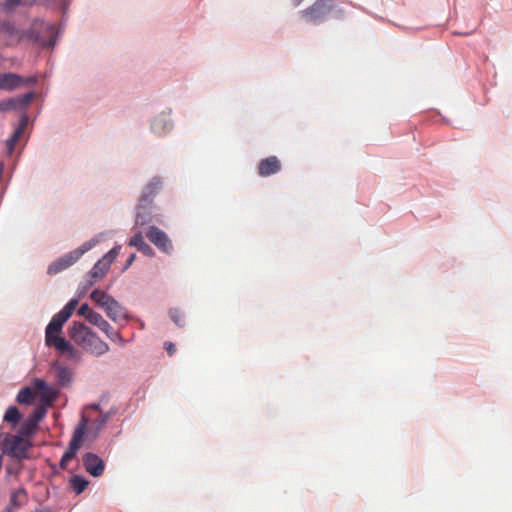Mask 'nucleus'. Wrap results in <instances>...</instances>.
<instances>
[{
    "label": "nucleus",
    "mask_w": 512,
    "mask_h": 512,
    "mask_svg": "<svg viewBox=\"0 0 512 512\" xmlns=\"http://www.w3.org/2000/svg\"><path fill=\"white\" fill-rule=\"evenodd\" d=\"M90 298L100 307L102 308L106 315L114 322H117L122 319H127V311L126 309L116 301L111 295L106 292L95 289L90 294Z\"/></svg>",
    "instance_id": "obj_1"
},
{
    "label": "nucleus",
    "mask_w": 512,
    "mask_h": 512,
    "mask_svg": "<svg viewBox=\"0 0 512 512\" xmlns=\"http://www.w3.org/2000/svg\"><path fill=\"white\" fill-rule=\"evenodd\" d=\"M87 425L88 419L82 417L80 423L77 425L73 432L67 451L63 454L60 460L59 466L62 470H67L69 463L76 457L79 449L83 444Z\"/></svg>",
    "instance_id": "obj_2"
},
{
    "label": "nucleus",
    "mask_w": 512,
    "mask_h": 512,
    "mask_svg": "<svg viewBox=\"0 0 512 512\" xmlns=\"http://www.w3.org/2000/svg\"><path fill=\"white\" fill-rule=\"evenodd\" d=\"M333 9L332 0H316L312 5L300 11V17L307 23L317 25L325 21Z\"/></svg>",
    "instance_id": "obj_3"
},
{
    "label": "nucleus",
    "mask_w": 512,
    "mask_h": 512,
    "mask_svg": "<svg viewBox=\"0 0 512 512\" xmlns=\"http://www.w3.org/2000/svg\"><path fill=\"white\" fill-rule=\"evenodd\" d=\"M25 437L28 436L20 433L6 436L3 442L4 452L18 460L27 458V452L32 444L28 439H25Z\"/></svg>",
    "instance_id": "obj_4"
},
{
    "label": "nucleus",
    "mask_w": 512,
    "mask_h": 512,
    "mask_svg": "<svg viewBox=\"0 0 512 512\" xmlns=\"http://www.w3.org/2000/svg\"><path fill=\"white\" fill-rule=\"evenodd\" d=\"M95 244V240H90L85 242L81 247L59 258L48 267V273L53 275L72 266L84 253L93 248Z\"/></svg>",
    "instance_id": "obj_5"
},
{
    "label": "nucleus",
    "mask_w": 512,
    "mask_h": 512,
    "mask_svg": "<svg viewBox=\"0 0 512 512\" xmlns=\"http://www.w3.org/2000/svg\"><path fill=\"white\" fill-rule=\"evenodd\" d=\"M147 238L162 252L171 254L173 251V244L168 235L156 226L149 227L146 232Z\"/></svg>",
    "instance_id": "obj_6"
},
{
    "label": "nucleus",
    "mask_w": 512,
    "mask_h": 512,
    "mask_svg": "<svg viewBox=\"0 0 512 512\" xmlns=\"http://www.w3.org/2000/svg\"><path fill=\"white\" fill-rule=\"evenodd\" d=\"M67 320L68 319L59 312L52 317L45 330V344L47 346H51V344L56 342L57 339L63 338L60 336V333L62 332V327Z\"/></svg>",
    "instance_id": "obj_7"
},
{
    "label": "nucleus",
    "mask_w": 512,
    "mask_h": 512,
    "mask_svg": "<svg viewBox=\"0 0 512 512\" xmlns=\"http://www.w3.org/2000/svg\"><path fill=\"white\" fill-rule=\"evenodd\" d=\"M32 387L37 393L40 394L42 401L41 406H45V409L51 406L58 396V390L52 386L47 385L43 379L36 378L32 382Z\"/></svg>",
    "instance_id": "obj_8"
},
{
    "label": "nucleus",
    "mask_w": 512,
    "mask_h": 512,
    "mask_svg": "<svg viewBox=\"0 0 512 512\" xmlns=\"http://www.w3.org/2000/svg\"><path fill=\"white\" fill-rule=\"evenodd\" d=\"M82 463L87 473L93 477L102 476L105 470L104 461L95 453L87 452L82 456Z\"/></svg>",
    "instance_id": "obj_9"
},
{
    "label": "nucleus",
    "mask_w": 512,
    "mask_h": 512,
    "mask_svg": "<svg viewBox=\"0 0 512 512\" xmlns=\"http://www.w3.org/2000/svg\"><path fill=\"white\" fill-rule=\"evenodd\" d=\"M45 406H38L32 414L22 423L19 432L22 435L30 436L38 428V423L45 417Z\"/></svg>",
    "instance_id": "obj_10"
},
{
    "label": "nucleus",
    "mask_w": 512,
    "mask_h": 512,
    "mask_svg": "<svg viewBox=\"0 0 512 512\" xmlns=\"http://www.w3.org/2000/svg\"><path fill=\"white\" fill-rule=\"evenodd\" d=\"M92 333L93 331L85 324L80 322H74L69 330V337L77 345L83 348L86 345V343L89 342L90 335Z\"/></svg>",
    "instance_id": "obj_11"
},
{
    "label": "nucleus",
    "mask_w": 512,
    "mask_h": 512,
    "mask_svg": "<svg viewBox=\"0 0 512 512\" xmlns=\"http://www.w3.org/2000/svg\"><path fill=\"white\" fill-rule=\"evenodd\" d=\"M281 170V162L276 156H269L262 159L258 164V174L261 177H268Z\"/></svg>",
    "instance_id": "obj_12"
},
{
    "label": "nucleus",
    "mask_w": 512,
    "mask_h": 512,
    "mask_svg": "<svg viewBox=\"0 0 512 512\" xmlns=\"http://www.w3.org/2000/svg\"><path fill=\"white\" fill-rule=\"evenodd\" d=\"M92 319L93 321L91 324L97 326L101 331H103L111 341L123 342L121 334L118 331H115L100 313H98V315H93Z\"/></svg>",
    "instance_id": "obj_13"
},
{
    "label": "nucleus",
    "mask_w": 512,
    "mask_h": 512,
    "mask_svg": "<svg viewBox=\"0 0 512 512\" xmlns=\"http://www.w3.org/2000/svg\"><path fill=\"white\" fill-rule=\"evenodd\" d=\"M87 352L95 355L101 356L109 351V345L102 341L95 332L90 335L89 342L83 347Z\"/></svg>",
    "instance_id": "obj_14"
},
{
    "label": "nucleus",
    "mask_w": 512,
    "mask_h": 512,
    "mask_svg": "<svg viewBox=\"0 0 512 512\" xmlns=\"http://www.w3.org/2000/svg\"><path fill=\"white\" fill-rule=\"evenodd\" d=\"M50 347H54L62 355L71 360H78L80 358L79 351L70 344L65 338L57 339Z\"/></svg>",
    "instance_id": "obj_15"
},
{
    "label": "nucleus",
    "mask_w": 512,
    "mask_h": 512,
    "mask_svg": "<svg viewBox=\"0 0 512 512\" xmlns=\"http://www.w3.org/2000/svg\"><path fill=\"white\" fill-rule=\"evenodd\" d=\"M107 261H104L102 258L97 261V263L93 266L87 276V282L89 286H92L96 282L100 281L105 274L108 272L110 266H108Z\"/></svg>",
    "instance_id": "obj_16"
},
{
    "label": "nucleus",
    "mask_w": 512,
    "mask_h": 512,
    "mask_svg": "<svg viewBox=\"0 0 512 512\" xmlns=\"http://www.w3.org/2000/svg\"><path fill=\"white\" fill-rule=\"evenodd\" d=\"M23 82V78L15 73L0 74V89L12 91L18 88Z\"/></svg>",
    "instance_id": "obj_17"
},
{
    "label": "nucleus",
    "mask_w": 512,
    "mask_h": 512,
    "mask_svg": "<svg viewBox=\"0 0 512 512\" xmlns=\"http://www.w3.org/2000/svg\"><path fill=\"white\" fill-rule=\"evenodd\" d=\"M52 369L55 373V378H56L59 386L64 387L71 383L72 378H73V373L69 368H67L63 365H60L58 363H55L52 366Z\"/></svg>",
    "instance_id": "obj_18"
},
{
    "label": "nucleus",
    "mask_w": 512,
    "mask_h": 512,
    "mask_svg": "<svg viewBox=\"0 0 512 512\" xmlns=\"http://www.w3.org/2000/svg\"><path fill=\"white\" fill-rule=\"evenodd\" d=\"M69 484L71 489L77 494H81L89 485V481L83 476L74 475L70 478Z\"/></svg>",
    "instance_id": "obj_19"
},
{
    "label": "nucleus",
    "mask_w": 512,
    "mask_h": 512,
    "mask_svg": "<svg viewBox=\"0 0 512 512\" xmlns=\"http://www.w3.org/2000/svg\"><path fill=\"white\" fill-rule=\"evenodd\" d=\"M161 181L159 178H153L150 183L146 186L144 193L141 197V202H149L150 198L156 193V191L160 188Z\"/></svg>",
    "instance_id": "obj_20"
},
{
    "label": "nucleus",
    "mask_w": 512,
    "mask_h": 512,
    "mask_svg": "<svg viewBox=\"0 0 512 512\" xmlns=\"http://www.w3.org/2000/svg\"><path fill=\"white\" fill-rule=\"evenodd\" d=\"M21 419V414L16 406H10L3 417V420L13 426H16Z\"/></svg>",
    "instance_id": "obj_21"
},
{
    "label": "nucleus",
    "mask_w": 512,
    "mask_h": 512,
    "mask_svg": "<svg viewBox=\"0 0 512 512\" xmlns=\"http://www.w3.org/2000/svg\"><path fill=\"white\" fill-rule=\"evenodd\" d=\"M35 396L36 393L30 387H24L17 394V402L20 404H30Z\"/></svg>",
    "instance_id": "obj_22"
},
{
    "label": "nucleus",
    "mask_w": 512,
    "mask_h": 512,
    "mask_svg": "<svg viewBox=\"0 0 512 512\" xmlns=\"http://www.w3.org/2000/svg\"><path fill=\"white\" fill-rule=\"evenodd\" d=\"M27 501V494L24 489H18L12 493L10 502L16 507L24 505Z\"/></svg>",
    "instance_id": "obj_23"
},
{
    "label": "nucleus",
    "mask_w": 512,
    "mask_h": 512,
    "mask_svg": "<svg viewBox=\"0 0 512 512\" xmlns=\"http://www.w3.org/2000/svg\"><path fill=\"white\" fill-rule=\"evenodd\" d=\"M33 3L34 0H5L2 6L5 11H13L18 6L32 5Z\"/></svg>",
    "instance_id": "obj_24"
},
{
    "label": "nucleus",
    "mask_w": 512,
    "mask_h": 512,
    "mask_svg": "<svg viewBox=\"0 0 512 512\" xmlns=\"http://www.w3.org/2000/svg\"><path fill=\"white\" fill-rule=\"evenodd\" d=\"M141 209L142 207L140 206L136 214L135 226H144L145 224L151 221L150 213L147 212L145 209L141 211Z\"/></svg>",
    "instance_id": "obj_25"
},
{
    "label": "nucleus",
    "mask_w": 512,
    "mask_h": 512,
    "mask_svg": "<svg viewBox=\"0 0 512 512\" xmlns=\"http://www.w3.org/2000/svg\"><path fill=\"white\" fill-rule=\"evenodd\" d=\"M78 305L77 299H71L61 311H59L60 314L65 316V318L69 319L73 312L75 311L76 307Z\"/></svg>",
    "instance_id": "obj_26"
},
{
    "label": "nucleus",
    "mask_w": 512,
    "mask_h": 512,
    "mask_svg": "<svg viewBox=\"0 0 512 512\" xmlns=\"http://www.w3.org/2000/svg\"><path fill=\"white\" fill-rule=\"evenodd\" d=\"M169 315L171 320L178 326H184V314L177 308L170 309Z\"/></svg>",
    "instance_id": "obj_27"
},
{
    "label": "nucleus",
    "mask_w": 512,
    "mask_h": 512,
    "mask_svg": "<svg viewBox=\"0 0 512 512\" xmlns=\"http://www.w3.org/2000/svg\"><path fill=\"white\" fill-rule=\"evenodd\" d=\"M78 314L80 316L85 317L86 320H88L91 323L93 321V315H98V312L92 310L88 304H82L78 310Z\"/></svg>",
    "instance_id": "obj_28"
},
{
    "label": "nucleus",
    "mask_w": 512,
    "mask_h": 512,
    "mask_svg": "<svg viewBox=\"0 0 512 512\" xmlns=\"http://www.w3.org/2000/svg\"><path fill=\"white\" fill-rule=\"evenodd\" d=\"M120 252V246H117V247H114L112 248L109 252H107L103 257L102 259L104 261H107L108 263V266H111V264L114 262V260L116 259V257L118 256Z\"/></svg>",
    "instance_id": "obj_29"
},
{
    "label": "nucleus",
    "mask_w": 512,
    "mask_h": 512,
    "mask_svg": "<svg viewBox=\"0 0 512 512\" xmlns=\"http://www.w3.org/2000/svg\"><path fill=\"white\" fill-rule=\"evenodd\" d=\"M143 244H145V241L141 232L136 233L130 238L129 245L135 247L137 250H139V247Z\"/></svg>",
    "instance_id": "obj_30"
},
{
    "label": "nucleus",
    "mask_w": 512,
    "mask_h": 512,
    "mask_svg": "<svg viewBox=\"0 0 512 512\" xmlns=\"http://www.w3.org/2000/svg\"><path fill=\"white\" fill-rule=\"evenodd\" d=\"M26 126V118L22 119L21 125L15 130L13 135L11 136L9 142L11 145L15 144L18 141L19 135L22 133V130Z\"/></svg>",
    "instance_id": "obj_31"
},
{
    "label": "nucleus",
    "mask_w": 512,
    "mask_h": 512,
    "mask_svg": "<svg viewBox=\"0 0 512 512\" xmlns=\"http://www.w3.org/2000/svg\"><path fill=\"white\" fill-rule=\"evenodd\" d=\"M0 30H3L4 32H6L10 35L18 34V31L12 25H10L9 23L1 22V21H0Z\"/></svg>",
    "instance_id": "obj_32"
},
{
    "label": "nucleus",
    "mask_w": 512,
    "mask_h": 512,
    "mask_svg": "<svg viewBox=\"0 0 512 512\" xmlns=\"http://www.w3.org/2000/svg\"><path fill=\"white\" fill-rule=\"evenodd\" d=\"M139 252L143 253L144 255L146 256H149V257H153L154 256V251L153 249L151 248V246L149 244H147L145 242V244H143L141 247H139Z\"/></svg>",
    "instance_id": "obj_33"
},
{
    "label": "nucleus",
    "mask_w": 512,
    "mask_h": 512,
    "mask_svg": "<svg viewBox=\"0 0 512 512\" xmlns=\"http://www.w3.org/2000/svg\"><path fill=\"white\" fill-rule=\"evenodd\" d=\"M165 348H166V351L168 352V354L171 356L175 353L176 351V347L175 345L172 343V342H166L165 343Z\"/></svg>",
    "instance_id": "obj_34"
},
{
    "label": "nucleus",
    "mask_w": 512,
    "mask_h": 512,
    "mask_svg": "<svg viewBox=\"0 0 512 512\" xmlns=\"http://www.w3.org/2000/svg\"><path fill=\"white\" fill-rule=\"evenodd\" d=\"M108 421V415L101 416L97 422H98V429H101L106 422Z\"/></svg>",
    "instance_id": "obj_35"
},
{
    "label": "nucleus",
    "mask_w": 512,
    "mask_h": 512,
    "mask_svg": "<svg viewBox=\"0 0 512 512\" xmlns=\"http://www.w3.org/2000/svg\"><path fill=\"white\" fill-rule=\"evenodd\" d=\"M136 259V254H131L127 260V263H126V266L125 268L129 267L130 265H132V263L135 261Z\"/></svg>",
    "instance_id": "obj_36"
},
{
    "label": "nucleus",
    "mask_w": 512,
    "mask_h": 512,
    "mask_svg": "<svg viewBox=\"0 0 512 512\" xmlns=\"http://www.w3.org/2000/svg\"><path fill=\"white\" fill-rule=\"evenodd\" d=\"M35 82H36L35 77H29V78L23 79L22 84H34Z\"/></svg>",
    "instance_id": "obj_37"
},
{
    "label": "nucleus",
    "mask_w": 512,
    "mask_h": 512,
    "mask_svg": "<svg viewBox=\"0 0 512 512\" xmlns=\"http://www.w3.org/2000/svg\"><path fill=\"white\" fill-rule=\"evenodd\" d=\"M292 1H293L294 6H296V7L299 6L303 2V0H292Z\"/></svg>",
    "instance_id": "obj_38"
},
{
    "label": "nucleus",
    "mask_w": 512,
    "mask_h": 512,
    "mask_svg": "<svg viewBox=\"0 0 512 512\" xmlns=\"http://www.w3.org/2000/svg\"><path fill=\"white\" fill-rule=\"evenodd\" d=\"M33 95L32 94H28L26 95V101H30L32 99Z\"/></svg>",
    "instance_id": "obj_39"
}]
</instances>
